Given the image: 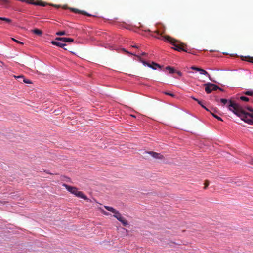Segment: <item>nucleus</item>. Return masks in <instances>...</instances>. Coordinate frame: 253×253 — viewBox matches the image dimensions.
<instances>
[{
  "mask_svg": "<svg viewBox=\"0 0 253 253\" xmlns=\"http://www.w3.org/2000/svg\"><path fill=\"white\" fill-rule=\"evenodd\" d=\"M104 207L108 211L113 213L114 215H116L119 212L118 211H117L116 209H115L114 208L112 207L105 206Z\"/></svg>",
  "mask_w": 253,
  "mask_h": 253,
  "instance_id": "obj_10",
  "label": "nucleus"
},
{
  "mask_svg": "<svg viewBox=\"0 0 253 253\" xmlns=\"http://www.w3.org/2000/svg\"><path fill=\"white\" fill-rule=\"evenodd\" d=\"M211 113L216 118V119H217L218 120H220V121H222V119L218 116L217 115H215V114L212 113V112H211Z\"/></svg>",
  "mask_w": 253,
  "mask_h": 253,
  "instance_id": "obj_25",
  "label": "nucleus"
},
{
  "mask_svg": "<svg viewBox=\"0 0 253 253\" xmlns=\"http://www.w3.org/2000/svg\"><path fill=\"white\" fill-rule=\"evenodd\" d=\"M199 72L201 74L207 75L209 77L210 80L212 81L211 79V78L210 74L206 70L201 68L200 70H199Z\"/></svg>",
  "mask_w": 253,
  "mask_h": 253,
  "instance_id": "obj_14",
  "label": "nucleus"
},
{
  "mask_svg": "<svg viewBox=\"0 0 253 253\" xmlns=\"http://www.w3.org/2000/svg\"><path fill=\"white\" fill-rule=\"evenodd\" d=\"M240 99L242 101L248 102L249 101V98L245 96H241Z\"/></svg>",
  "mask_w": 253,
  "mask_h": 253,
  "instance_id": "obj_23",
  "label": "nucleus"
},
{
  "mask_svg": "<svg viewBox=\"0 0 253 253\" xmlns=\"http://www.w3.org/2000/svg\"><path fill=\"white\" fill-rule=\"evenodd\" d=\"M31 32L38 35H41L42 34V32L41 30H39L38 29H35L34 30H31Z\"/></svg>",
  "mask_w": 253,
  "mask_h": 253,
  "instance_id": "obj_17",
  "label": "nucleus"
},
{
  "mask_svg": "<svg viewBox=\"0 0 253 253\" xmlns=\"http://www.w3.org/2000/svg\"><path fill=\"white\" fill-rule=\"evenodd\" d=\"M166 95H169V96H170L171 97H175V95L173 93H170V92H169V91H165L163 92Z\"/></svg>",
  "mask_w": 253,
  "mask_h": 253,
  "instance_id": "obj_22",
  "label": "nucleus"
},
{
  "mask_svg": "<svg viewBox=\"0 0 253 253\" xmlns=\"http://www.w3.org/2000/svg\"><path fill=\"white\" fill-rule=\"evenodd\" d=\"M71 193L75 195L76 196L83 198L86 200H88L89 199L87 198V197L83 194V192L81 191H79L76 187H75L74 190L71 191Z\"/></svg>",
  "mask_w": 253,
  "mask_h": 253,
  "instance_id": "obj_4",
  "label": "nucleus"
},
{
  "mask_svg": "<svg viewBox=\"0 0 253 253\" xmlns=\"http://www.w3.org/2000/svg\"><path fill=\"white\" fill-rule=\"evenodd\" d=\"M201 106V107L203 108H204L205 109H206L207 111H208V109L205 106L203 105L202 103L201 102V105H200Z\"/></svg>",
  "mask_w": 253,
  "mask_h": 253,
  "instance_id": "obj_32",
  "label": "nucleus"
},
{
  "mask_svg": "<svg viewBox=\"0 0 253 253\" xmlns=\"http://www.w3.org/2000/svg\"><path fill=\"white\" fill-rule=\"evenodd\" d=\"M26 2H28V3L36 5H41V6H44L45 5V4H44V3H42V2H34L33 1V0H27Z\"/></svg>",
  "mask_w": 253,
  "mask_h": 253,
  "instance_id": "obj_12",
  "label": "nucleus"
},
{
  "mask_svg": "<svg viewBox=\"0 0 253 253\" xmlns=\"http://www.w3.org/2000/svg\"><path fill=\"white\" fill-rule=\"evenodd\" d=\"M101 212L105 215H109V213L106 211H104L103 210H102L101 211Z\"/></svg>",
  "mask_w": 253,
  "mask_h": 253,
  "instance_id": "obj_31",
  "label": "nucleus"
},
{
  "mask_svg": "<svg viewBox=\"0 0 253 253\" xmlns=\"http://www.w3.org/2000/svg\"><path fill=\"white\" fill-rule=\"evenodd\" d=\"M113 216L120 221L124 226H126L128 224V222L121 215L119 212L116 215Z\"/></svg>",
  "mask_w": 253,
  "mask_h": 253,
  "instance_id": "obj_5",
  "label": "nucleus"
},
{
  "mask_svg": "<svg viewBox=\"0 0 253 253\" xmlns=\"http://www.w3.org/2000/svg\"><path fill=\"white\" fill-rule=\"evenodd\" d=\"M143 63L144 66H147V67H150V68H152L153 69H156L157 67H159V68H161V66L160 65H159L157 63H154L153 62H152L151 63H150L147 62L143 60Z\"/></svg>",
  "mask_w": 253,
  "mask_h": 253,
  "instance_id": "obj_7",
  "label": "nucleus"
},
{
  "mask_svg": "<svg viewBox=\"0 0 253 253\" xmlns=\"http://www.w3.org/2000/svg\"><path fill=\"white\" fill-rule=\"evenodd\" d=\"M244 94L246 95L253 96V91H247L244 92Z\"/></svg>",
  "mask_w": 253,
  "mask_h": 253,
  "instance_id": "obj_21",
  "label": "nucleus"
},
{
  "mask_svg": "<svg viewBox=\"0 0 253 253\" xmlns=\"http://www.w3.org/2000/svg\"><path fill=\"white\" fill-rule=\"evenodd\" d=\"M143 56H144L145 55V53L144 52H143Z\"/></svg>",
  "mask_w": 253,
  "mask_h": 253,
  "instance_id": "obj_39",
  "label": "nucleus"
},
{
  "mask_svg": "<svg viewBox=\"0 0 253 253\" xmlns=\"http://www.w3.org/2000/svg\"><path fill=\"white\" fill-rule=\"evenodd\" d=\"M72 10V11H73V12H75V13H82L84 15H87V16H91V15L87 13L85 11H80L79 10L77 9H75V8H71V9Z\"/></svg>",
  "mask_w": 253,
  "mask_h": 253,
  "instance_id": "obj_13",
  "label": "nucleus"
},
{
  "mask_svg": "<svg viewBox=\"0 0 253 253\" xmlns=\"http://www.w3.org/2000/svg\"><path fill=\"white\" fill-rule=\"evenodd\" d=\"M56 34L58 36H62L66 35V33L65 32V31H63L57 32Z\"/></svg>",
  "mask_w": 253,
  "mask_h": 253,
  "instance_id": "obj_24",
  "label": "nucleus"
},
{
  "mask_svg": "<svg viewBox=\"0 0 253 253\" xmlns=\"http://www.w3.org/2000/svg\"><path fill=\"white\" fill-rule=\"evenodd\" d=\"M23 81L24 82H25V83H27V84H31L32 82L31 81H30L29 80H27L25 78H24V77H23Z\"/></svg>",
  "mask_w": 253,
  "mask_h": 253,
  "instance_id": "obj_26",
  "label": "nucleus"
},
{
  "mask_svg": "<svg viewBox=\"0 0 253 253\" xmlns=\"http://www.w3.org/2000/svg\"><path fill=\"white\" fill-rule=\"evenodd\" d=\"M104 207L108 211L113 213L114 215H116L119 212L118 211H117L116 209H115L114 208L112 207L105 206Z\"/></svg>",
  "mask_w": 253,
  "mask_h": 253,
  "instance_id": "obj_11",
  "label": "nucleus"
},
{
  "mask_svg": "<svg viewBox=\"0 0 253 253\" xmlns=\"http://www.w3.org/2000/svg\"><path fill=\"white\" fill-rule=\"evenodd\" d=\"M220 101L224 105L228 103V108L230 111H232L245 123L250 125H253V108L251 107H247L246 108L247 110L250 111V112H248L246 111L245 108L231 100L228 101L226 99H221Z\"/></svg>",
  "mask_w": 253,
  "mask_h": 253,
  "instance_id": "obj_1",
  "label": "nucleus"
},
{
  "mask_svg": "<svg viewBox=\"0 0 253 253\" xmlns=\"http://www.w3.org/2000/svg\"><path fill=\"white\" fill-rule=\"evenodd\" d=\"M22 1H25L24 0H21Z\"/></svg>",
  "mask_w": 253,
  "mask_h": 253,
  "instance_id": "obj_41",
  "label": "nucleus"
},
{
  "mask_svg": "<svg viewBox=\"0 0 253 253\" xmlns=\"http://www.w3.org/2000/svg\"><path fill=\"white\" fill-rule=\"evenodd\" d=\"M252 165H253V161L252 162V163H251Z\"/></svg>",
  "mask_w": 253,
  "mask_h": 253,
  "instance_id": "obj_40",
  "label": "nucleus"
},
{
  "mask_svg": "<svg viewBox=\"0 0 253 253\" xmlns=\"http://www.w3.org/2000/svg\"><path fill=\"white\" fill-rule=\"evenodd\" d=\"M191 68L192 69H193V70H195V71H198V72H199V70H200V69H201L200 68L196 67H195V66H192V67H191Z\"/></svg>",
  "mask_w": 253,
  "mask_h": 253,
  "instance_id": "obj_27",
  "label": "nucleus"
},
{
  "mask_svg": "<svg viewBox=\"0 0 253 253\" xmlns=\"http://www.w3.org/2000/svg\"><path fill=\"white\" fill-rule=\"evenodd\" d=\"M157 34L160 35V37H158L157 38L161 39L164 41H168L174 46L173 48L174 50L178 51H183L184 52L189 53L185 48L186 46L183 43L180 42L169 36H162L159 32H157Z\"/></svg>",
  "mask_w": 253,
  "mask_h": 253,
  "instance_id": "obj_2",
  "label": "nucleus"
},
{
  "mask_svg": "<svg viewBox=\"0 0 253 253\" xmlns=\"http://www.w3.org/2000/svg\"><path fill=\"white\" fill-rule=\"evenodd\" d=\"M11 39H12L13 41H14L15 42H17V43H18L21 44H23V42H20V41H17V40H16V39H14V38H11Z\"/></svg>",
  "mask_w": 253,
  "mask_h": 253,
  "instance_id": "obj_28",
  "label": "nucleus"
},
{
  "mask_svg": "<svg viewBox=\"0 0 253 253\" xmlns=\"http://www.w3.org/2000/svg\"><path fill=\"white\" fill-rule=\"evenodd\" d=\"M204 86L205 87V91L208 94L211 93L212 91L217 90V89L223 91L222 88L211 83H207L204 84Z\"/></svg>",
  "mask_w": 253,
  "mask_h": 253,
  "instance_id": "obj_3",
  "label": "nucleus"
},
{
  "mask_svg": "<svg viewBox=\"0 0 253 253\" xmlns=\"http://www.w3.org/2000/svg\"><path fill=\"white\" fill-rule=\"evenodd\" d=\"M0 20L5 21L6 22L8 23H9L11 22V19L7 18H5V17H0Z\"/></svg>",
  "mask_w": 253,
  "mask_h": 253,
  "instance_id": "obj_18",
  "label": "nucleus"
},
{
  "mask_svg": "<svg viewBox=\"0 0 253 253\" xmlns=\"http://www.w3.org/2000/svg\"><path fill=\"white\" fill-rule=\"evenodd\" d=\"M177 74H178L179 75H180V76L181 75V72H179V71H178V72H177Z\"/></svg>",
  "mask_w": 253,
  "mask_h": 253,
  "instance_id": "obj_37",
  "label": "nucleus"
},
{
  "mask_svg": "<svg viewBox=\"0 0 253 253\" xmlns=\"http://www.w3.org/2000/svg\"><path fill=\"white\" fill-rule=\"evenodd\" d=\"M63 186L66 188V189L70 193H71V191H72L73 190H74V188L75 187L69 186L66 184H63Z\"/></svg>",
  "mask_w": 253,
  "mask_h": 253,
  "instance_id": "obj_16",
  "label": "nucleus"
},
{
  "mask_svg": "<svg viewBox=\"0 0 253 253\" xmlns=\"http://www.w3.org/2000/svg\"><path fill=\"white\" fill-rule=\"evenodd\" d=\"M132 47L138 48L139 46H138V45H133Z\"/></svg>",
  "mask_w": 253,
  "mask_h": 253,
  "instance_id": "obj_35",
  "label": "nucleus"
},
{
  "mask_svg": "<svg viewBox=\"0 0 253 253\" xmlns=\"http://www.w3.org/2000/svg\"><path fill=\"white\" fill-rule=\"evenodd\" d=\"M55 40L58 41H62L64 42H73L74 41L73 39L65 37H57L55 39Z\"/></svg>",
  "mask_w": 253,
  "mask_h": 253,
  "instance_id": "obj_9",
  "label": "nucleus"
},
{
  "mask_svg": "<svg viewBox=\"0 0 253 253\" xmlns=\"http://www.w3.org/2000/svg\"><path fill=\"white\" fill-rule=\"evenodd\" d=\"M113 216L120 221L124 226H126L128 224V222L121 215L119 212L116 215Z\"/></svg>",
  "mask_w": 253,
  "mask_h": 253,
  "instance_id": "obj_6",
  "label": "nucleus"
},
{
  "mask_svg": "<svg viewBox=\"0 0 253 253\" xmlns=\"http://www.w3.org/2000/svg\"><path fill=\"white\" fill-rule=\"evenodd\" d=\"M51 43L53 45H55L56 46H59L61 47H63L64 46L66 45V44L64 43H61L59 42H57L56 41H53L51 42Z\"/></svg>",
  "mask_w": 253,
  "mask_h": 253,
  "instance_id": "obj_15",
  "label": "nucleus"
},
{
  "mask_svg": "<svg viewBox=\"0 0 253 253\" xmlns=\"http://www.w3.org/2000/svg\"><path fill=\"white\" fill-rule=\"evenodd\" d=\"M209 183L208 181H206L205 182V187L204 188L206 189L209 185Z\"/></svg>",
  "mask_w": 253,
  "mask_h": 253,
  "instance_id": "obj_30",
  "label": "nucleus"
},
{
  "mask_svg": "<svg viewBox=\"0 0 253 253\" xmlns=\"http://www.w3.org/2000/svg\"><path fill=\"white\" fill-rule=\"evenodd\" d=\"M192 98L193 100H194L195 101L197 100V99L195 98V97H192Z\"/></svg>",
  "mask_w": 253,
  "mask_h": 253,
  "instance_id": "obj_36",
  "label": "nucleus"
},
{
  "mask_svg": "<svg viewBox=\"0 0 253 253\" xmlns=\"http://www.w3.org/2000/svg\"><path fill=\"white\" fill-rule=\"evenodd\" d=\"M249 61L253 63V57H249Z\"/></svg>",
  "mask_w": 253,
  "mask_h": 253,
  "instance_id": "obj_33",
  "label": "nucleus"
},
{
  "mask_svg": "<svg viewBox=\"0 0 253 253\" xmlns=\"http://www.w3.org/2000/svg\"><path fill=\"white\" fill-rule=\"evenodd\" d=\"M145 153L150 154L153 158L158 159H162L164 158L163 155L160 153H158L155 152H145Z\"/></svg>",
  "mask_w": 253,
  "mask_h": 253,
  "instance_id": "obj_8",
  "label": "nucleus"
},
{
  "mask_svg": "<svg viewBox=\"0 0 253 253\" xmlns=\"http://www.w3.org/2000/svg\"><path fill=\"white\" fill-rule=\"evenodd\" d=\"M19 79V82H21V80H22V81H23V79Z\"/></svg>",
  "mask_w": 253,
  "mask_h": 253,
  "instance_id": "obj_38",
  "label": "nucleus"
},
{
  "mask_svg": "<svg viewBox=\"0 0 253 253\" xmlns=\"http://www.w3.org/2000/svg\"><path fill=\"white\" fill-rule=\"evenodd\" d=\"M14 77L16 79H22V78H23V75H19V76L14 75Z\"/></svg>",
  "mask_w": 253,
  "mask_h": 253,
  "instance_id": "obj_29",
  "label": "nucleus"
},
{
  "mask_svg": "<svg viewBox=\"0 0 253 253\" xmlns=\"http://www.w3.org/2000/svg\"><path fill=\"white\" fill-rule=\"evenodd\" d=\"M166 69L167 70H168L169 71V72L170 73H173L174 72L175 70L174 69V68L170 67V66H168L166 67Z\"/></svg>",
  "mask_w": 253,
  "mask_h": 253,
  "instance_id": "obj_20",
  "label": "nucleus"
},
{
  "mask_svg": "<svg viewBox=\"0 0 253 253\" xmlns=\"http://www.w3.org/2000/svg\"><path fill=\"white\" fill-rule=\"evenodd\" d=\"M122 50L123 51H125V52H126V53H128V54H131V55H134V56H137L138 58H140V59H141V58H140L138 55H137L136 54V53H130V52H129L127 51V50H126L125 49H124V48L122 49Z\"/></svg>",
  "mask_w": 253,
  "mask_h": 253,
  "instance_id": "obj_19",
  "label": "nucleus"
},
{
  "mask_svg": "<svg viewBox=\"0 0 253 253\" xmlns=\"http://www.w3.org/2000/svg\"><path fill=\"white\" fill-rule=\"evenodd\" d=\"M196 101L197 102V103L199 104V105H201V101H199L198 99H197V100H196Z\"/></svg>",
  "mask_w": 253,
  "mask_h": 253,
  "instance_id": "obj_34",
  "label": "nucleus"
}]
</instances>
